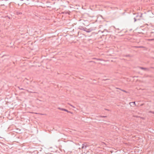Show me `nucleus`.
I'll return each mask as SVG.
<instances>
[{
    "mask_svg": "<svg viewBox=\"0 0 154 154\" xmlns=\"http://www.w3.org/2000/svg\"><path fill=\"white\" fill-rule=\"evenodd\" d=\"M87 146H88L87 145L86 143L82 144V148H86Z\"/></svg>",
    "mask_w": 154,
    "mask_h": 154,
    "instance_id": "nucleus-1",
    "label": "nucleus"
},
{
    "mask_svg": "<svg viewBox=\"0 0 154 154\" xmlns=\"http://www.w3.org/2000/svg\"><path fill=\"white\" fill-rule=\"evenodd\" d=\"M129 104L130 105V106H131L132 105H136L135 102H130L129 103Z\"/></svg>",
    "mask_w": 154,
    "mask_h": 154,
    "instance_id": "nucleus-2",
    "label": "nucleus"
},
{
    "mask_svg": "<svg viewBox=\"0 0 154 154\" xmlns=\"http://www.w3.org/2000/svg\"><path fill=\"white\" fill-rule=\"evenodd\" d=\"M58 109H61L62 110H64L65 111L67 112H70L68 110H67V109H65L60 108H58Z\"/></svg>",
    "mask_w": 154,
    "mask_h": 154,
    "instance_id": "nucleus-3",
    "label": "nucleus"
},
{
    "mask_svg": "<svg viewBox=\"0 0 154 154\" xmlns=\"http://www.w3.org/2000/svg\"><path fill=\"white\" fill-rule=\"evenodd\" d=\"M85 31L88 32H89L91 31V29H88L86 30H85Z\"/></svg>",
    "mask_w": 154,
    "mask_h": 154,
    "instance_id": "nucleus-4",
    "label": "nucleus"
},
{
    "mask_svg": "<svg viewBox=\"0 0 154 154\" xmlns=\"http://www.w3.org/2000/svg\"><path fill=\"white\" fill-rule=\"evenodd\" d=\"M100 117L101 118H106L107 117L106 116H100Z\"/></svg>",
    "mask_w": 154,
    "mask_h": 154,
    "instance_id": "nucleus-5",
    "label": "nucleus"
},
{
    "mask_svg": "<svg viewBox=\"0 0 154 154\" xmlns=\"http://www.w3.org/2000/svg\"><path fill=\"white\" fill-rule=\"evenodd\" d=\"M141 69H146L145 68H143V67H141Z\"/></svg>",
    "mask_w": 154,
    "mask_h": 154,
    "instance_id": "nucleus-6",
    "label": "nucleus"
},
{
    "mask_svg": "<svg viewBox=\"0 0 154 154\" xmlns=\"http://www.w3.org/2000/svg\"><path fill=\"white\" fill-rule=\"evenodd\" d=\"M150 112L152 113H153V114H154V112L150 111Z\"/></svg>",
    "mask_w": 154,
    "mask_h": 154,
    "instance_id": "nucleus-7",
    "label": "nucleus"
},
{
    "mask_svg": "<svg viewBox=\"0 0 154 154\" xmlns=\"http://www.w3.org/2000/svg\"><path fill=\"white\" fill-rule=\"evenodd\" d=\"M134 21L135 22L136 21V20L135 18H134Z\"/></svg>",
    "mask_w": 154,
    "mask_h": 154,
    "instance_id": "nucleus-8",
    "label": "nucleus"
},
{
    "mask_svg": "<svg viewBox=\"0 0 154 154\" xmlns=\"http://www.w3.org/2000/svg\"><path fill=\"white\" fill-rule=\"evenodd\" d=\"M21 14L20 13H18L17 14Z\"/></svg>",
    "mask_w": 154,
    "mask_h": 154,
    "instance_id": "nucleus-9",
    "label": "nucleus"
},
{
    "mask_svg": "<svg viewBox=\"0 0 154 154\" xmlns=\"http://www.w3.org/2000/svg\"><path fill=\"white\" fill-rule=\"evenodd\" d=\"M123 91L125 92H126L125 91Z\"/></svg>",
    "mask_w": 154,
    "mask_h": 154,
    "instance_id": "nucleus-10",
    "label": "nucleus"
},
{
    "mask_svg": "<svg viewBox=\"0 0 154 154\" xmlns=\"http://www.w3.org/2000/svg\"><path fill=\"white\" fill-rule=\"evenodd\" d=\"M72 107L75 108V106H72Z\"/></svg>",
    "mask_w": 154,
    "mask_h": 154,
    "instance_id": "nucleus-11",
    "label": "nucleus"
},
{
    "mask_svg": "<svg viewBox=\"0 0 154 154\" xmlns=\"http://www.w3.org/2000/svg\"><path fill=\"white\" fill-rule=\"evenodd\" d=\"M70 106H72V105H71Z\"/></svg>",
    "mask_w": 154,
    "mask_h": 154,
    "instance_id": "nucleus-12",
    "label": "nucleus"
}]
</instances>
